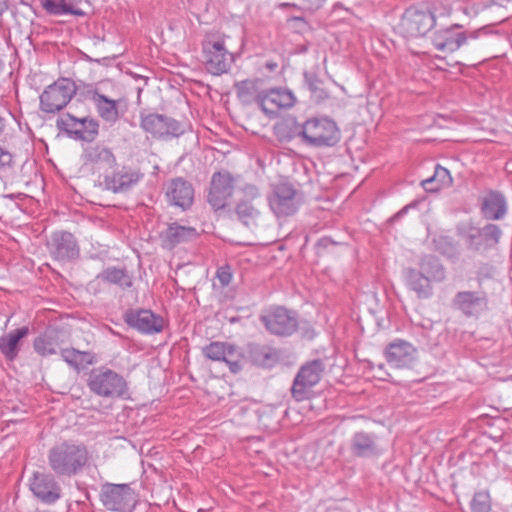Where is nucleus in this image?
<instances>
[{
  "mask_svg": "<svg viewBox=\"0 0 512 512\" xmlns=\"http://www.w3.org/2000/svg\"><path fill=\"white\" fill-rule=\"evenodd\" d=\"M29 487L33 495L42 503L51 505L61 498V486L50 473L34 472Z\"/></svg>",
  "mask_w": 512,
  "mask_h": 512,
  "instance_id": "obj_16",
  "label": "nucleus"
},
{
  "mask_svg": "<svg viewBox=\"0 0 512 512\" xmlns=\"http://www.w3.org/2000/svg\"><path fill=\"white\" fill-rule=\"evenodd\" d=\"M408 208H409V206H405L404 208H402L399 212H397V213L394 215L393 219H397V218L402 217L404 214H406V213H407Z\"/></svg>",
  "mask_w": 512,
  "mask_h": 512,
  "instance_id": "obj_50",
  "label": "nucleus"
},
{
  "mask_svg": "<svg viewBox=\"0 0 512 512\" xmlns=\"http://www.w3.org/2000/svg\"><path fill=\"white\" fill-rule=\"evenodd\" d=\"M91 99L99 116L106 122L114 124L119 119L117 101L109 99L98 91L92 93Z\"/></svg>",
  "mask_w": 512,
  "mask_h": 512,
  "instance_id": "obj_32",
  "label": "nucleus"
},
{
  "mask_svg": "<svg viewBox=\"0 0 512 512\" xmlns=\"http://www.w3.org/2000/svg\"><path fill=\"white\" fill-rule=\"evenodd\" d=\"M304 80L310 92L317 100L325 99L328 97L326 91L321 88V80L314 72H304Z\"/></svg>",
  "mask_w": 512,
  "mask_h": 512,
  "instance_id": "obj_41",
  "label": "nucleus"
},
{
  "mask_svg": "<svg viewBox=\"0 0 512 512\" xmlns=\"http://www.w3.org/2000/svg\"><path fill=\"white\" fill-rule=\"evenodd\" d=\"M7 121L4 117L0 116V137L6 129Z\"/></svg>",
  "mask_w": 512,
  "mask_h": 512,
  "instance_id": "obj_48",
  "label": "nucleus"
},
{
  "mask_svg": "<svg viewBox=\"0 0 512 512\" xmlns=\"http://www.w3.org/2000/svg\"><path fill=\"white\" fill-rule=\"evenodd\" d=\"M260 320L270 333L280 336H289L298 327L296 314L284 307H274L266 310L260 316Z\"/></svg>",
  "mask_w": 512,
  "mask_h": 512,
  "instance_id": "obj_11",
  "label": "nucleus"
},
{
  "mask_svg": "<svg viewBox=\"0 0 512 512\" xmlns=\"http://www.w3.org/2000/svg\"><path fill=\"white\" fill-rule=\"evenodd\" d=\"M235 179L227 170L215 172L210 181L207 202L214 211L224 209L234 193Z\"/></svg>",
  "mask_w": 512,
  "mask_h": 512,
  "instance_id": "obj_10",
  "label": "nucleus"
},
{
  "mask_svg": "<svg viewBox=\"0 0 512 512\" xmlns=\"http://www.w3.org/2000/svg\"><path fill=\"white\" fill-rule=\"evenodd\" d=\"M140 127L158 140H170L184 134L183 124L172 117L160 113H140Z\"/></svg>",
  "mask_w": 512,
  "mask_h": 512,
  "instance_id": "obj_6",
  "label": "nucleus"
},
{
  "mask_svg": "<svg viewBox=\"0 0 512 512\" xmlns=\"http://www.w3.org/2000/svg\"><path fill=\"white\" fill-rule=\"evenodd\" d=\"M97 279L119 286L121 289H128L133 285V278L125 268L110 266L97 275Z\"/></svg>",
  "mask_w": 512,
  "mask_h": 512,
  "instance_id": "obj_34",
  "label": "nucleus"
},
{
  "mask_svg": "<svg viewBox=\"0 0 512 512\" xmlns=\"http://www.w3.org/2000/svg\"><path fill=\"white\" fill-rule=\"evenodd\" d=\"M487 297L484 292L460 291L452 300L453 307L467 317H477L487 308Z\"/></svg>",
  "mask_w": 512,
  "mask_h": 512,
  "instance_id": "obj_24",
  "label": "nucleus"
},
{
  "mask_svg": "<svg viewBox=\"0 0 512 512\" xmlns=\"http://www.w3.org/2000/svg\"><path fill=\"white\" fill-rule=\"evenodd\" d=\"M350 449L354 456L361 458H371L382 454V449L377 442V436L364 431L353 434L350 441Z\"/></svg>",
  "mask_w": 512,
  "mask_h": 512,
  "instance_id": "obj_27",
  "label": "nucleus"
},
{
  "mask_svg": "<svg viewBox=\"0 0 512 512\" xmlns=\"http://www.w3.org/2000/svg\"><path fill=\"white\" fill-rule=\"evenodd\" d=\"M43 9L50 15H74L83 17L85 12L76 7L75 0H40Z\"/></svg>",
  "mask_w": 512,
  "mask_h": 512,
  "instance_id": "obj_33",
  "label": "nucleus"
},
{
  "mask_svg": "<svg viewBox=\"0 0 512 512\" xmlns=\"http://www.w3.org/2000/svg\"><path fill=\"white\" fill-rule=\"evenodd\" d=\"M48 465L57 476L73 477L89 461V452L82 443L63 441L52 446L47 453Z\"/></svg>",
  "mask_w": 512,
  "mask_h": 512,
  "instance_id": "obj_1",
  "label": "nucleus"
},
{
  "mask_svg": "<svg viewBox=\"0 0 512 512\" xmlns=\"http://www.w3.org/2000/svg\"><path fill=\"white\" fill-rule=\"evenodd\" d=\"M29 328L22 326L0 336V353L8 362L15 361L22 350Z\"/></svg>",
  "mask_w": 512,
  "mask_h": 512,
  "instance_id": "obj_25",
  "label": "nucleus"
},
{
  "mask_svg": "<svg viewBox=\"0 0 512 512\" xmlns=\"http://www.w3.org/2000/svg\"><path fill=\"white\" fill-rule=\"evenodd\" d=\"M84 160L85 164L97 172H107L116 165V158L111 149L102 145L88 147L84 152Z\"/></svg>",
  "mask_w": 512,
  "mask_h": 512,
  "instance_id": "obj_29",
  "label": "nucleus"
},
{
  "mask_svg": "<svg viewBox=\"0 0 512 512\" xmlns=\"http://www.w3.org/2000/svg\"><path fill=\"white\" fill-rule=\"evenodd\" d=\"M48 247L53 258L63 262L78 258L80 253L75 237L66 231L54 232Z\"/></svg>",
  "mask_w": 512,
  "mask_h": 512,
  "instance_id": "obj_23",
  "label": "nucleus"
},
{
  "mask_svg": "<svg viewBox=\"0 0 512 512\" xmlns=\"http://www.w3.org/2000/svg\"><path fill=\"white\" fill-rule=\"evenodd\" d=\"M299 203L297 190L289 183L276 185L269 197V206L278 217L294 214L299 207Z\"/></svg>",
  "mask_w": 512,
  "mask_h": 512,
  "instance_id": "obj_14",
  "label": "nucleus"
},
{
  "mask_svg": "<svg viewBox=\"0 0 512 512\" xmlns=\"http://www.w3.org/2000/svg\"><path fill=\"white\" fill-rule=\"evenodd\" d=\"M87 385L92 393L102 398H124L128 392V384L124 377L104 366L91 370Z\"/></svg>",
  "mask_w": 512,
  "mask_h": 512,
  "instance_id": "obj_3",
  "label": "nucleus"
},
{
  "mask_svg": "<svg viewBox=\"0 0 512 512\" xmlns=\"http://www.w3.org/2000/svg\"><path fill=\"white\" fill-rule=\"evenodd\" d=\"M296 97L289 89L282 87L265 88L260 98L261 111L274 118L281 109H289L294 106Z\"/></svg>",
  "mask_w": 512,
  "mask_h": 512,
  "instance_id": "obj_15",
  "label": "nucleus"
},
{
  "mask_svg": "<svg viewBox=\"0 0 512 512\" xmlns=\"http://www.w3.org/2000/svg\"><path fill=\"white\" fill-rule=\"evenodd\" d=\"M241 198L243 200L254 202L260 197V192L257 186L253 184H246L241 188Z\"/></svg>",
  "mask_w": 512,
  "mask_h": 512,
  "instance_id": "obj_45",
  "label": "nucleus"
},
{
  "mask_svg": "<svg viewBox=\"0 0 512 512\" xmlns=\"http://www.w3.org/2000/svg\"><path fill=\"white\" fill-rule=\"evenodd\" d=\"M435 25V16L430 11L412 6L405 10L400 29L408 37H419L425 35Z\"/></svg>",
  "mask_w": 512,
  "mask_h": 512,
  "instance_id": "obj_12",
  "label": "nucleus"
},
{
  "mask_svg": "<svg viewBox=\"0 0 512 512\" xmlns=\"http://www.w3.org/2000/svg\"><path fill=\"white\" fill-rule=\"evenodd\" d=\"M420 272L431 281L441 282L445 279V268L438 258L433 255H426L420 260Z\"/></svg>",
  "mask_w": 512,
  "mask_h": 512,
  "instance_id": "obj_35",
  "label": "nucleus"
},
{
  "mask_svg": "<svg viewBox=\"0 0 512 512\" xmlns=\"http://www.w3.org/2000/svg\"><path fill=\"white\" fill-rule=\"evenodd\" d=\"M202 51L204 64L209 73L218 76L229 70L233 57L223 39L206 38L202 43Z\"/></svg>",
  "mask_w": 512,
  "mask_h": 512,
  "instance_id": "obj_8",
  "label": "nucleus"
},
{
  "mask_svg": "<svg viewBox=\"0 0 512 512\" xmlns=\"http://www.w3.org/2000/svg\"><path fill=\"white\" fill-rule=\"evenodd\" d=\"M198 236L199 233L194 227L172 222L161 233V241L164 248L173 249L179 244L196 240Z\"/></svg>",
  "mask_w": 512,
  "mask_h": 512,
  "instance_id": "obj_26",
  "label": "nucleus"
},
{
  "mask_svg": "<svg viewBox=\"0 0 512 512\" xmlns=\"http://www.w3.org/2000/svg\"><path fill=\"white\" fill-rule=\"evenodd\" d=\"M33 347L39 355L49 356L56 353L57 342L52 336L43 334L34 339Z\"/></svg>",
  "mask_w": 512,
  "mask_h": 512,
  "instance_id": "obj_40",
  "label": "nucleus"
},
{
  "mask_svg": "<svg viewBox=\"0 0 512 512\" xmlns=\"http://www.w3.org/2000/svg\"><path fill=\"white\" fill-rule=\"evenodd\" d=\"M203 355L212 361L225 362L230 371L238 373L243 368V354L233 344L227 342H211L202 349Z\"/></svg>",
  "mask_w": 512,
  "mask_h": 512,
  "instance_id": "obj_13",
  "label": "nucleus"
},
{
  "mask_svg": "<svg viewBox=\"0 0 512 512\" xmlns=\"http://www.w3.org/2000/svg\"><path fill=\"white\" fill-rule=\"evenodd\" d=\"M165 196L169 205L185 211L193 204L194 188L189 181L177 177L166 183Z\"/></svg>",
  "mask_w": 512,
  "mask_h": 512,
  "instance_id": "obj_21",
  "label": "nucleus"
},
{
  "mask_svg": "<svg viewBox=\"0 0 512 512\" xmlns=\"http://www.w3.org/2000/svg\"><path fill=\"white\" fill-rule=\"evenodd\" d=\"M132 489L127 484L106 483L100 491L103 506L110 511H124L132 500Z\"/></svg>",
  "mask_w": 512,
  "mask_h": 512,
  "instance_id": "obj_20",
  "label": "nucleus"
},
{
  "mask_svg": "<svg viewBox=\"0 0 512 512\" xmlns=\"http://www.w3.org/2000/svg\"><path fill=\"white\" fill-rule=\"evenodd\" d=\"M303 9L309 10V11H315L319 9L325 0H301Z\"/></svg>",
  "mask_w": 512,
  "mask_h": 512,
  "instance_id": "obj_47",
  "label": "nucleus"
},
{
  "mask_svg": "<svg viewBox=\"0 0 512 512\" xmlns=\"http://www.w3.org/2000/svg\"><path fill=\"white\" fill-rule=\"evenodd\" d=\"M216 277L222 287L228 286L232 280L231 268L228 265L221 266L217 269Z\"/></svg>",
  "mask_w": 512,
  "mask_h": 512,
  "instance_id": "obj_46",
  "label": "nucleus"
},
{
  "mask_svg": "<svg viewBox=\"0 0 512 512\" xmlns=\"http://www.w3.org/2000/svg\"><path fill=\"white\" fill-rule=\"evenodd\" d=\"M14 157L8 151L0 147V172L7 173L13 169Z\"/></svg>",
  "mask_w": 512,
  "mask_h": 512,
  "instance_id": "obj_43",
  "label": "nucleus"
},
{
  "mask_svg": "<svg viewBox=\"0 0 512 512\" xmlns=\"http://www.w3.org/2000/svg\"><path fill=\"white\" fill-rule=\"evenodd\" d=\"M484 34H487L486 26L467 30L462 24L453 23L435 30L432 35V44L438 51L454 53L467 45L469 40H476Z\"/></svg>",
  "mask_w": 512,
  "mask_h": 512,
  "instance_id": "obj_2",
  "label": "nucleus"
},
{
  "mask_svg": "<svg viewBox=\"0 0 512 512\" xmlns=\"http://www.w3.org/2000/svg\"><path fill=\"white\" fill-rule=\"evenodd\" d=\"M472 512H490L491 511V498L487 491H478L473 495L471 501Z\"/></svg>",
  "mask_w": 512,
  "mask_h": 512,
  "instance_id": "obj_42",
  "label": "nucleus"
},
{
  "mask_svg": "<svg viewBox=\"0 0 512 512\" xmlns=\"http://www.w3.org/2000/svg\"><path fill=\"white\" fill-rule=\"evenodd\" d=\"M3 66H4L3 62H2V61H0V72H1V71H2V69H3Z\"/></svg>",
  "mask_w": 512,
  "mask_h": 512,
  "instance_id": "obj_51",
  "label": "nucleus"
},
{
  "mask_svg": "<svg viewBox=\"0 0 512 512\" xmlns=\"http://www.w3.org/2000/svg\"><path fill=\"white\" fill-rule=\"evenodd\" d=\"M436 185H437V182L433 183V184H430V187H435Z\"/></svg>",
  "mask_w": 512,
  "mask_h": 512,
  "instance_id": "obj_52",
  "label": "nucleus"
},
{
  "mask_svg": "<svg viewBox=\"0 0 512 512\" xmlns=\"http://www.w3.org/2000/svg\"><path fill=\"white\" fill-rule=\"evenodd\" d=\"M63 129L76 140L91 142L98 135V121L91 117L77 118L67 114L61 119Z\"/></svg>",
  "mask_w": 512,
  "mask_h": 512,
  "instance_id": "obj_22",
  "label": "nucleus"
},
{
  "mask_svg": "<svg viewBox=\"0 0 512 512\" xmlns=\"http://www.w3.org/2000/svg\"><path fill=\"white\" fill-rule=\"evenodd\" d=\"M404 277L409 289L414 291L421 299H428L432 296V285L429 277H426L423 272L413 268L404 270Z\"/></svg>",
  "mask_w": 512,
  "mask_h": 512,
  "instance_id": "obj_31",
  "label": "nucleus"
},
{
  "mask_svg": "<svg viewBox=\"0 0 512 512\" xmlns=\"http://www.w3.org/2000/svg\"><path fill=\"white\" fill-rule=\"evenodd\" d=\"M297 135L302 141L314 147L334 146L340 140L336 123L327 117H314L306 120Z\"/></svg>",
  "mask_w": 512,
  "mask_h": 512,
  "instance_id": "obj_4",
  "label": "nucleus"
},
{
  "mask_svg": "<svg viewBox=\"0 0 512 512\" xmlns=\"http://www.w3.org/2000/svg\"><path fill=\"white\" fill-rule=\"evenodd\" d=\"M435 250L448 258H456L459 254L454 239L450 236L439 235L433 240Z\"/></svg>",
  "mask_w": 512,
  "mask_h": 512,
  "instance_id": "obj_39",
  "label": "nucleus"
},
{
  "mask_svg": "<svg viewBox=\"0 0 512 512\" xmlns=\"http://www.w3.org/2000/svg\"><path fill=\"white\" fill-rule=\"evenodd\" d=\"M125 323L142 334H155L163 330L164 320L148 309H128L123 315Z\"/></svg>",
  "mask_w": 512,
  "mask_h": 512,
  "instance_id": "obj_17",
  "label": "nucleus"
},
{
  "mask_svg": "<svg viewBox=\"0 0 512 512\" xmlns=\"http://www.w3.org/2000/svg\"><path fill=\"white\" fill-rule=\"evenodd\" d=\"M480 210L487 220H501L507 213L506 199L502 193L489 190L480 198Z\"/></svg>",
  "mask_w": 512,
  "mask_h": 512,
  "instance_id": "obj_28",
  "label": "nucleus"
},
{
  "mask_svg": "<svg viewBox=\"0 0 512 512\" xmlns=\"http://www.w3.org/2000/svg\"><path fill=\"white\" fill-rule=\"evenodd\" d=\"M325 364L322 360L316 359L304 364L298 371L293 385L292 396L296 401H303L310 397L311 389L319 383Z\"/></svg>",
  "mask_w": 512,
  "mask_h": 512,
  "instance_id": "obj_9",
  "label": "nucleus"
},
{
  "mask_svg": "<svg viewBox=\"0 0 512 512\" xmlns=\"http://www.w3.org/2000/svg\"><path fill=\"white\" fill-rule=\"evenodd\" d=\"M384 355L391 367L410 368L417 359V349L406 340L395 339L386 346Z\"/></svg>",
  "mask_w": 512,
  "mask_h": 512,
  "instance_id": "obj_19",
  "label": "nucleus"
},
{
  "mask_svg": "<svg viewBox=\"0 0 512 512\" xmlns=\"http://www.w3.org/2000/svg\"><path fill=\"white\" fill-rule=\"evenodd\" d=\"M261 79H246L235 83V91L238 99L244 105L257 104L260 108V98L264 93Z\"/></svg>",
  "mask_w": 512,
  "mask_h": 512,
  "instance_id": "obj_30",
  "label": "nucleus"
},
{
  "mask_svg": "<svg viewBox=\"0 0 512 512\" xmlns=\"http://www.w3.org/2000/svg\"><path fill=\"white\" fill-rule=\"evenodd\" d=\"M457 234L464 241L468 250L479 252L498 245L502 230L496 224L490 223L478 228L468 222L457 226Z\"/></svg>",
  "mask_w": 512,
  "mask_h": 512,
  "instance_id": "obj_5",
  "label": "nucleus"
},
{
  "mask_svg": "<svg viewBox=\"0 0 512 512\" xmlns=\"http://www.w3.org/2000/svg\"><path fill=\"white\" fill-rule=\"evenodd\" d=\"M143 177L144 174L139 169L122 166L104 176V185L113 193H123L135 187Z\"/></svg>",
  "mask_w": 512,
  "mask_h": 512,
  "instance_id": "obj_18",
  "label": "nucleus"
},
{
  "mask_svg": "<svg viewBox=\"0 0 512 512\" xmlns=\"http://www.w3.org/2000/svg\"><path fill=\"white\" fill-rule=\"evenodd\" d=\"M452 181L450 172L448 169L437 165L432 177H429L421 182L422 187L427 192H436L443 186L449 185Z\"/></svg>",
  "mask_w": 512,
  "mask_h": 512,
  "instance_id": "obj_37",
  "label": "nucleus"
},
{
  "mask_svg": "<svg viewBox=\"0 0 512 512\" xmlns=\"http://www.w3.org/2000/svg\"><path fill=\"white\" fill-rule=\"evenodd\" d=\"M254 361L259 365H270L275 359V355L269 349H260L255 351L253 356Z\"/></svg>",
  "mask_w": 512,
  "mask_h": 512,
  "instance_id": "obj_44",
  "label": "nucleus"
},
{
  "mask_svg": "<svg viewBox=\"0 0 512 512\" xmlns=\"http://www.w3.org/2000/svg\"><path fill=\"white\" fill-rule=\"evenodd\" d=\"M8 9L7 0H0V15Z\"/></svg>",
  "mask_w": 512,
  "mask_h": 512,
  "instance_id": "obj_49",
  "label": "nucleus"
},
{
  "mask_svg": "<svg viewBox=\"0 0 512 512\" xmlns=\"http://www.w3.org/2000/svg\"><path fill=\"white\" fill-rule=\"evenodd\" d=\"M235 212L238 219L245 225H250L258 218L260 211L256 203L240 198L236 204Z\"/></svg>",
  "mask_w": 512,
  "mask_h": 512,
  "instance_id": "obj_38",
  "label": "nucleus"
},
{
  "mask_svg": "<svg viewBox=\"0 0 512 512\" xmlns=\"http://www.w3.org/2000/svg\"><path fill=\"white\" fill-rule=\"evenodd\" d=\"M60 355L69 366L77 370L84 365H91L94 362V356L90 352L80 351L74 348L62 349Z\"/></svg>",
  "mask_w": 512,
  "mask_h": 512,
  "instance_id": "obj_36",
  "label": "nucleus"
},
{
  "mask_svg": "<svg viewBox=\"0 0 512 512\" xmlns=\"http://www.w3.org/2000/svg\"><path fill=\"white\" fill-rule=\"evenodd\" d=\"M75 93L76 85L72 80L59 79L40 95V109L45 113H56L66 107Z\"/></svg>",
  "mask_w": 512,
  "mask_h": 512,
  "instance_id": "obj_7",
  "label": "nucleus"
}]
</instances>
